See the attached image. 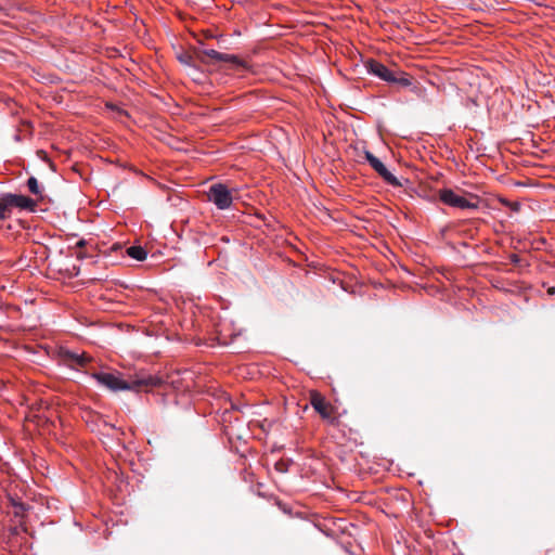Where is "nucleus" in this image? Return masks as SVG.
<instances>
[{
    "label": "nucleus",
    "mask_w": 555,
    "mask_h": 555,
    "mask_svg": "<svg viewBox=\"0 0 555 555\" xmlns=\"http://www.w3.org/2000/svg\"><path fill=\"white\" fill-rule=\"evenodd\" d=\"M94 378L101 386L111 391L131 390L141 391L147 390L160 384V378L152 375H137L129 379H122L119 373L99 372L93 373Z\"/></svg>",
    "instance_id": "1"
},
{
    "label": "nucleus",
    "mask_w": 555,
    "mask_h": 555,
    "mask_svg": "<svg viewBox=\"0 0 555 555\" xmlns=\"http://www.w3.org/2000/svg\"><path fill=\"white\" fill-rule=\"evenodd\" d=\"M209 202L214 203L220 210H225L231 207L233 203L232 192L223 183H215L209 186L207 192Z\"/></svg>",
    "instance_id": "2"
},
{
    "label": "nucleus",
    "mask_w": 555,
    "mask_h": 555,
    "mask_svg": "<svg viewBox=\"0 0 555 555\" xmlns=\"http://www.w3.org/2000/svg\"><path fill=\"white\" fill-rule=\"evenodd\" d=\"M57 354L61 363L75 370L85 369L92 360L85 352L79 353L66 348H60Z\"/></svg>",
    "instance_id": "3"
},
{
    "label": "nucleus",
    "mask_w": 555,
    "mask_h": 555,
    "mask_svg": "<svg viewBox=\"0 0 555 555\" xmlns=\"http://www.w3.org/2000/svg\"><path fill=\"white\" fill-rule=\"evenodd\" d=\"M440 201L451 207L460 208V209H477L478 202L469 201L450 189H444L440 191Z\"/></svg>",
    "instance_id": "4"
},
{
    "label": "nucleus",
    "mask_w": 555,
    "mask_h": 555,
    "mask_svg": "<svg viewBox=\"0 0 555 555\" xmlns=\"http://www.w3.org/2000/svg\"><path fill=\"white\" fill-rule=\"evenodd\" d=\"M310 404L312 408L320 414V416L333 423L335 421L334 417V409L333 406L325 400V398L318 391L310 392Z\"/></svg>",
    "instance_id": "5"
},
{
    "label": "nucleus",
    "mask_w": 555,
    "mask_h": 555,
    "mask_svg": "<svg viewBox=\"0 0 555 555\" xmlns=\"http://www.w3.org/2000/svg\"><path fill=\"white\" fill-rule=\"evenodd\" d=\"M364 156L370 166L386 181L388 184L392 186H400L401 183L397 179L396 176H393L386 166L376 157L374 156L370 151H364Z\"/></svg>",
    "instance_id": "6"
},
{
    "label": "nucleus",
    "mask_w": 555,
    "mask_h": 555,
    "mask_svg": "<svg viewBox=\"0 0 555 555\" xmlns=\"http://www.w3.org/2000/svg\"><path fill=\"white\" fill-rule=\"evenodd\" d=\"M202 54L211 59L214 62H224V63H231L235 66H244L246 67V64L242 62L236 55L228 54V53H221L214 49H204L202 50Z\"/></svg>",
    "instance_id": "7"
},
{
    "label": "nucleus",
    "mask_w": 555,
    "mask_h": 555,
    "mask_svg": "<svg viewBox=\"0 0 555 555\" xmlns=\"http://www.w3.org/2000/svg\"><path fill=\"white\" fill-rule=\"evenodd\" d=\"M367 67L371 74L377 76L378 78L387 82L397 81L395 73L377 61L371 60L367 64Z\"/></svg>",
    "instance_id": "8"
},
{
    "label": "nucleus",
    "mask_w": 555,
    "mask_h": 555,
    "mask_svg": "<svg viewBox=\"0 0 555 555\" xmlns=\"http://www.w3.org/2000/svg\"><path fill=\"white\" fill-rule=\"evenodd\" d=\"M8 194H9V198H10V202L12 203L13 207H17L20 209L29 210V211L35 210L37 203L33 198L25 196V195H20V194H12V193H8Z\"/></svg>",
    "instance_id": "9"
},
{
    "label": "nucleus",
    "mask_w": 555,
    "mask_h": 555,
    "mask_svg": "<svg viewBox=\"0 0 555 555\" xmlns=\"http://www.w3.org/2000/svg\"><path fill=\"white\" fill-rule=\"evenodd\" d=\"M13 205L10 202L9 194H3L0 196V220L7 219L10 217Z\"/></svg>",
    "instance_id": "10"
},
{
    "label": "nucleus",
    "mask_w": 555,
    "mask_h": 555,
    "mask_svg": "<svg viewBox=\"0 0 555 555\" xmlns=\"http://www.w3.org/2000/svg\"><path fill=\"white\" fill-rule=\"evenodd\" d=\"M127 255L138 261L146 259L147 253L142 246H130L127 248Z\"/></svg>",
    "instance_id": "11"
},
{
    "label": "nucleus",
    "mask_w": 555,
    "mask_h": 555,
    "mask_svg": "<svg viewBox=\"0 0 555 555\" xmlns=\"http://www.w3.org/2000/svg\"><path fill=\"white\" fill-rule=\"evenodd\" d=\"M27 186H28V190L35 194V195H40L41 194V191H40V188H39V183H38V180L35 178V177H30L28 180H27Z\"/></svg>",
    "instance_id": "12"
},
{
    "label": "nucleus",
    "mask_w": 555,
    "mask_h": 555,
    "mask_svg": "<svg viewBox=\"0 0 555 555\" xmlns=\"http://www.w3.org/2000/svg\"><path fill=\"white\" fill-rule=\"evenodd\" d=\"M179 61L182 63V64H185L190 67H194L193 66V59L191 55L189 54H182V55H179Z\"/></svg>",
    "instance_id": "13"
},
{
    "label": "nucleus",
    "mask_w": 555,
    "mask_h": 555,
    "mask_svg": "<svg viewBox=\"0 0 555 555\" xmlns=\"http://www.w3.org/2000/svg\"><path fill=\"white\" fill-rule=\"evenodd\" d=\"M501 202H502L505 206L509 207V208H511L512 210H514V211H517V210H519V208H520V204H519V203H517V202H509V201H507V199H501Z\"/></svg>",
    "instance_id": "14"
},
{
    "label": "nucleus",
    "mask_w": 555,
    "mask_h": 555,
    "mask_svg": "<svg viewBox=\"0 0 555 555\" xmlns=\"http://www.w3.org/2000/svg\"><path fill=\"white\" fill-rule=\"evenodd\" d=\"M395 82L399 83L401 86H404V87L411 86V79L405 76L397 78V81H395Z\"/></svg>",
    "instance_id": "15"
},
{
    "label": "nucleus",
    "mask_w": 555,
    "mask_h": 555,
    "mask_svg": "<svg viewBox=\"0 0 555 555\" xmlns=\"http://www.w3.org/2000/svg\"><path fill=\"white\" fill-rule=\"evenodd\" d=\"M546 555H555V547L553 550H548Z\"/></svg>",
    "instance_id": "16"
},
{
    "label": "nucleus",
    "mask_w": 555,
    "mask_h": 555,
    "mask_svg": "<svg viewBox=\"0 0 555 555\" xmlns=\"http://www.w3.org/2000/svg\"><path fill=\"white\" fill-rule=\"evenodd\" d=\"M548 293H550V294H555V287L551 288V289L548 291Z\"/></svg>",
    "instance_id": "17"
}]
</instances>
